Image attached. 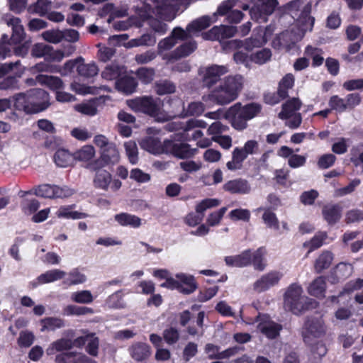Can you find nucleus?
<instances>
[{
  "mask_svg": "<svg viewBox=\"0 0 363 363\" xmlns=\"http://www.w3.org/2000/svg\"><path fill=\"white\" fill-rule=\"evenodd\" d=\"M106 304L109 308H121L124 307V302L122 297V292L118 291L108 297Z\"/></svg>",
  "mask_w": 363,
  "mask_h": 363,
  "instance_id": "e2e57ef3",
  "label": "nucleus"
},
{
  "mask_svg": "<svg viewBox=\"0 0 363 363\" xmlns=\"http://www.w3.org/2000/svg\"><path fill=\"white\" fill-rule=\"evenodd\" d=\"M95 153V149L92 145H84L73 155L74 160L87 162L94 157Z\"/></svg>",
  "mask_w": 363,
  "mask_h": 363,
  "instance_id": "603ef678",
  "label": "nucleus"
},
{
  "mask_svg": "<svg viewBox=\"0 0 363 363\" xmlns=\"http://www.w3.org/2000/svg\"><path fill=\"white\" fill-rule=\"evenodd\" d=\"M82 61H84V59L82 57L68 60L62 66H55L54 72L60 73L62 76H67L70 74L74 69L75 67L77 68L78 64Z\"/></svg>",
  "mask_w": 363,
  "mask_h": 363,
  "instance_id": "de8ad7c7",
  "label": "nucleus"
},
{
  "mask_svg": "<svg viewBox=\"0 0 363 363\" xmlns=\"http://www.w3.org/2000/svg\"><path fill=\"white\" fill-rule=\"evenodd\" d=\"M120 154L114 143L100 152V157L94 162L89 163L87 167L92 171H96L106 165H114L119 162Z\"/></svg>",
  "mask_w": 363,
  "mask_h": 363,
  "instance_id": "9b49d317",
  "label": "nucleus"
},
{
  "mask_svg": "<svg viewBox=\"0 0 363 363\" xmlns=\"http://www.w3.org/2000/svg\"><path fill=\"white\" fill-rule=\"evenodd\" d=\"M281 328L282 326L280 324L272 320L267 315L262 316L257 325L258 330L269 339L277 337Z\"/></svg>",
  "mask_w": 363,
  "mask_h": 363,
  "instance_id": "a211bd4d",
  "label": "nucleus"
},
{
  "mask_svg": "<svg viewBox=\"0 0 363 363\" xmlns=\"http://www.w3.org/2000/svg\"><path fill=\"white\" fill-rule=\"evenodd\" d=\"M59 218L80 219L85 217V214L77 211H72L69 206L60 207L56 213Z\"/></svg>",
  "mask_w": 363,
  "mask_h": 363,
  "instance_id": "680f3d73",
  "label": "nucleus"
},
{
  "mask_svg": "<svg viewBox=\"0 0 363 363\" xmlns=\"http://www.w3.org/2000/svg\"><path fill=\"white\" fill-rule=\"evenodd\" d=\"M223 189L231 194H247L251 191V186L247 180L236 179L227 182L223 185Z\"/></svg>",
  "mask_w": 363,
  "mask_h": 363,
  "instance_id": "b1692460",
  "label": "nucleus"
},
{
  "mask_svg": "<svg viewBox=\"0 0 363 363\" xmlns=\"http://www.w3.org/2000/svg\"><path fill=\"white\" fill-rule=\"evenodd\" d=\"M140 145L142 149L153 155L166 154L167 152L166 140L162 143L155 137L145 138L140 142Z\"/></svg>",
  "mask_w": 363,
  "mask_h": 363,
  "instance_id": "412c9836",
  "label": "nucleus"
},
{
  "mask_svg": "<svg viewBox=\"0 0 363 363\" xmlns=\"http://www.w3.org/2000/svg\"><path fill=\"white\" fill-rule=\"evenodd\" d=\"M33 194L37 196L52 199L54 196V185L42 184L32 191H20L19 194L21 197L26 196L27 194Z\"/></svg>",
  "mask_w": 363,
  "mask_h": 363,
  "instance_id": "4c0bfd02",
  "label": "nucleus"
},
{
  "mask_svg": "<svg viewBox=\"0 0 363 363\" xmlns=\"http://www.w3.org/2000/svg\"><path fill=\"white\" fill-rule=\"evenodd\" d=\"M13 69H16L15 74L16 76L21 77L25 72L26 68L21 65L20 60L15 62L0 64V78Z\"/></svg>",
  "mask_w": 363,
  "mask_h": 363,
  "instance_id": "a18cd8bd",
  "label": "nucleus"
},
{
  "mask_svg": "<svg viewBox=\"0 0 363 363\" xmlns=\"http://www.w3.org/2000/svg\"><path fill=\"white\" fill-rule=\"evenodd\" d=\"M272 52L268 48H263L251 54V63L263 65L270 60Z\"/></svg>",
  "mask_w": 363,
  "mask_h": 363,
  "instance_id": "6e6d98bb",
  "label": "nucleus"
},
{
  "mask_svg": "<svg viewBox=\"0 0 363 363\" xmlns=\"http://www.w3.org/2000/svg\"><path fill=\"white\" fill-rule=\"evenodd\" d=\"M42 328L41 332L54 331L65 326V322L62 318L56 317H48L40 320Z\"/></svg>",
  "mask_w": 363,
  "mask_h": 363,
  "instance_id": "37998d69",
  "label": "nucleus"
},
{
  "mask_svg": "<svg viewBox=\"0 0 363 363\" xmlns=\"http://www.w3.org/2000/svg\"><path fill=\"white\" fill-rule=\"evenodd\" d=\"M38 83L40 85L45 86L50 90L55 91V93L64 89L63 81L58 77L46 75V74H38L36 77Z\"/></svg>",
  "mask_w": 363,
  "mask_h": 363,
  "instance_id": "bb28decb",
  "label": "nucleus"
},
{
  "mask_svg": "<svg viewBox=\"0 0 363 363\" xmlns=\"http://www.w3.org/2000/svg\"><path fill=\"white\" fill-rule=\"evenodd\" d=\"M86 280V276L82 273L78 269H72L68 277L64 280L63 283L68 286L80 284L85 282Z\"/></svg>",
  "mask_w": 363,
  "mask_h": 363,
  "instance_id": "3c124183",
  "label": "nucleus"
},
{
  "mask_svg": "<svg viewBox=\"0 0 363 363\" xmlns=\"http://www.w3.org/2000/svg\"><path fill=\"white\" fill-rule=\"evenodd\" d=\"M51 4L49 0H37L34 4L29 6L28 10L41 16H45L51 8Z\"/></svg>",
  "mask_w": 363,
  "mask_h": 363,
  "instance_id": "864d4df0",
  "label": "nucleus"
},
{
  "mask_svg": "<svg viewBox=\"0 0 363 363\" xmlns=\"http://www.w3.org/2000/svg\"><path fill=\"white\" fill-rule=\"evenodd\" d=\"M70 299L75 303L89 304L93 302L94 296L89 290H82L71 294Z\"/></svg>",
  "mask_w": 363,
  "mask_h": 363,
  "instance_id": "8fccbe9b",
  "label": "nucleus"
},
{
  "mask_svg": "<svg viewBox=\"0 0 363 363\" xmlns=\"http://www.w3.org/2000/svg\"><path fill=\"white\" fill-rule=\"evenodd\" d=\"M333 260V255L329 251L323 252L316 259L314 264L315 271L320 273L330 267Z\"/></svg>",
  "mask_w": 363,
  "mask_h": 363,
  "instance_id": "58836bf2",
  "label": "nucleus"
},
{
  "mask_svg": "<svg viewBox=\"0 0 363 363\" xmlns=\"http://www.w3.org/2000/svg\"><path fill=\"white\" fill-rule=\"evenodd\" d=\"M126 155L128 157L130 162L133 164H135L138 162V147L135 142L130 140L125 142L124 144Z\"/></svg>",
  "mask_w": 363,
  "mask_h": 363,
  "instance_id": "052dcab7",
  "label": "nucleus"
},
{
  "mask_svg": "<svg viewBox=\"0 0 363 363\" xmlns=\"http://www.w3.org/2000/svg\"><path fill=\"white\" fill-rule=\"evenodd\" d=\"M302 287L297 284H291L284 296V307L285 310L294 314H299L305 310L315 308L316 301L303 296Z\"/></svg>",
  "mask_w": 363,
  "mask_h": 363,
  "instance_id": "20e7f679",
  "label": "nucleus"
},
{
  "mask_svg": "<svg viewBox=\"0 0 363 363\" xmlns=\"http://www.w3.org/2000/svg\"><path fill=\"white\" fill-rule=\"evenodd\" d=\"M111 175L106 170L96 172L94 179V186L104 190H107L111 183Z\"/></svg>",
  "mask_w": 363,
  "mask_h": 363,
  "instance_id": "09e8293b",
  "label": "nucleus"
},
{
  "mask_svg": "<svg viewBox=\"0 0 363 363\" xmlns=\"http://www.w3.org/2000/svg\"><path fill=\"white\" fill-rule=\"evenodd\" d=\"M176 278L178 279V281L180 282V292L189 294L196 290V284L193 276L180 273L176 275Z\"/></svg>",
  "mask_w": 363,
  "mask_h": 363,
  "instance_id": "7c9ffc66",
  "label": "nucleus"
},
{
  "mask_svg": "<svg viewBox=\"0 0 363 363\" xmlns=\"http://www.w3.org/2000/svg\"><path fill=\"white\" fill-rule=\"evenodd\" d=\"M49 94L42 89H33L14 96V106L27 113H35L45 110L49 106Z\"/></svg>",
  "mask_w": 363,
  "mask_h": 363,
  "instance_id": "7ed1b4c3",
  "label": "nucleus"
},
{
  "mask_svg": "<svg viewBox=\"0 0 363 363\" xmlns=\"http://www.w3.org/2000/svg\"><path fill=\"white\" fill-rule=\"evenodd\" d=\"M128 106L135 111L155 115L160 108V100L152 96L138 97L128 101Z\"/></svg>",
  "mask_w": 363,
  "mask_h": 363,
  "instance_id": "9d476101",
  "label": "nucleus"
},
{
  "mask_svg": "<svg viewBox=\"0 0 363 363\" xmlns=\"http://www.w3.org/2000/svg\"><path fill=\"white\" fill-rule=\"evenodd\" d=\"M301 106V101L298 98H292L282 105V110L279 113V118L284 119L293 114H300L298 111Z\"/></svg>",
  "mask_w": 363,
  "mask_h": 363,
  "instance_id": "c756f323",
  "label": "nucleus"
},
{
  "mask_svg": "<svg viewBox=\"0 0 363 363\" xmlns=\"http://www.w3.org/2000/svg\"><path fill=\"white\" fill-rule=\"evenodd\" d=\"M196 48L195 41L184 43L174 50L163 55L162 59L167 62L177 60L182 57H186L192 53Z\"/></svg>",
  "mask_w": 363,
  "mask_h": 363,
  "instance_id": "6ab92c4d",
  "label": "nucleus"
},
{
  "mask_svg": "<svg viewBox=\"0 0 363 363\" xmlns=\"http://www.w3.org/2000/svg\"><path fill=\"white\" fill-rule=\"evenodd\" d=\"M295 83V77L291 73L284 75L279 82L278 91L279 94L282 97H288L289 91L291 89Z\"/></svg>",
  "mask_w": 363,
  "mask_h": 363,
  "instance_id": "ea45409f",
  "label": "nucleus"
},
{
  "mask_svg": "<svg viewBox=\"0 0 363 363\" xmlns=\"http://www.w3.org/2000/svg\"><path fill=\"white\" fill-rule=\"evenodd\" d=\"M281 272L270 271L261 276L253 284V289L258 293L266 291L277 285L282 278Z\"/></svg>",
  "mask_w": 363,
  "mask_h": 363,
  "instance_id": "2eb2a0df",
  "label": "nucleus"
},
{
  "mask_svg": "<svg viewBox=\"0 0 363 363\" xmlns=\"http://www.w3.org/2000/svg\"><path fill=\"white\" fill-rule=\"evenodd\" d=\"M129 354L135 361L140 362L148 358L151 354L150 346L144 342H135L128 348Z\"/></svg>",
  "mask_w": 363,
  "mask_h": 363,
  "instance_id": "393cba45",
  "label": "nucleus"
},
{
  "mask_svg": "<svg viewBox=\"0 0 363 363\" xmlns=\"http://www.w3.org/2000/svg\"><path fill=\"white\" fill-rule=\"evenodd\" d=\"M287 8L292 18L296 21L297 30L283 32L279 36V40L283 47L290 50L303 38L307 31L312 30L315 19L310 15L311 11L310 2L294 0L287 4Z\"/></svg>",
  "mask_w": 363,
  "mask_h": 363,
  "instance_id": "f257e3e1",
  "label": "nucleus"
},
{
  "mask_svg": "<svg viewBox=\"0 0 363 363\" xmlns=\"http://www.w3.org/2000/svg\"><path fill=\"white\" fill-rule=\"evenodd\" d=\"M86 352L93 356L96 357L99 352V340L95 333H91L86 342Z\"/></svg>",
  "mask_w": 363,
  "mask_h": 363,
  "instance_id": "774afa93",
  "label": "nucleus"
},
{
  "mask_svg": "<svg viewBox=\"0 0 363 363\" xmlns=\"http://www.w3.org/2000/svg\"><path fill=\"white\" fill-rule=\"evenodd\" d=\"M220 204V201L217 199H206L202 200L196 206L197 213L203 216L204 211L207 209L216 207Z\"/></svg>",
  "mask_w": 363,
  "mask_h": 363,
  "instance_id": "69168bd1",
  "label": "nucleus"
},
{
  "mask_svg": "<svg viewBox=\"0 0 363 363\" xmlns=\"http://www.w3.org/2000/svg\"><path fill=\"white\" fill-rule=\"evenodd\" d=\"M350 155V161L355 167H363V143L353 146Z\"/></svg>",
  "mask_w": 363,
  "mask_h": 363,
  "instance_id": "4d7b16f0",
  "label": "nucleus"
},
{
  "mask_svg": "<svg viewBox=\"0 0 363 363\" xmlns=\"http://www.w3.org/2000/svg\"><path fill=\"white\" fill-rule=\"evenodd\" d=\"M115 220L122 226L136 228L141 225V219L139 217L127 213L116 214Z\"/></svg>",
  "mask_w": 363,
  "mask_h": 363,
  "instance_id": "e433bc0d",
  "label": "nucleus"
},
{
  "mask_svg": "<svg viewBox=\"0 0 363 363\" xmlns=\"http://www.w3.org/2000/svg\"><path fill=\"white\" fill-rule=\"evenodd\" d=\"M55 164L60 167H67L73 164L74 157L67 150L64 149L58 150L54 156Z\"/></svg>",
  "mask_w": 363,
  "mask_h": 363,
  "instance_id": "a19ab883",
  "label": "nucleus"
},
{
  "mask_svg": "<svg viewBox=\"0 0 363 363\" xmlns=\"http://www.w3.org/2000/svg\"><path fill=\"white\" fill-rule=\"evenodd\" d=\"M72 347V341L66 338H61L52 342L46 350L48 355L54 354L57 352L70 350Z\"/></svg>",
  "mask_w": 363,
  "mask_h": 363,
  "instance_id": "79ce46f5",
  "label": "nucleus"
},
{
  "mask_svg": "<svg viewBox=\"0 0 363 363\" xmlns=\"http://www.w3.org/2000/svg\"><path fill=\"white\" fill-rule=\"evenodd\" d=\"M323 54L322 49L312 45L306 46L304 50V55L308 59H312V66L314 67H319L323 63L324 57Z\"/></svg>",
  "mask_w": 363,
  "mask_h": 363,
  "instance_id": "f704fd0d",
  "label": "nucleus"
},
{
  "mask_svg": "<svg viewBox=\"0 0 363 363\" xmlns=\"http://www.w3.org/2000/svg\"><path fill=\"white\" fill-rule=\"evenodd\" d=\"M262 219L267 228L274 230H279V222L276 214L270 209H264L262 215Z\"/></svg>",
  "mask_w": 363,
  "mask_h": 363,
  "instance_id": "5fc2aeb1",
  "label": "nucleus"
},
{
  "mask_svg": "<svg viewBox=\"0 0 363 363\" xmlns=\"http://www.w3.org/2000/svg\"><path fill=\"white\" fill-rule=\"evenodd\" d=\"M342 208L338 204H328L323 208L324 219L330 225L336 223L341 218Z\"/></svg>",
  "mask_w": 363,
  "mask_h": 363,
  "instance_id": "cd10ccee",
  "label": "nucleus"
},
{
  "mask_svg": "<svg viewBox=\"0 0 363 363\" xmlns=\"http://www.w3.org/2000/svg\"><path fill=\"white\" fill-rule=\"evenodd\" d=\"M94 310L89 307L68 305L64 308V313L67 315H82L92 314Z\"/></svg>",
  "mask_w": 363,
  "mask_h": 363,
  "instance_id": "bf43d9fd",
  "label": "nucleus"
},
{
  "mask_svg": "<svg viewBox=\"0 0 363 363\" xmlns=\"http://www.w3.org/2000/svg\"><path fill=\"white\" fill-rule=\"evenodd\" d=\"M138 83L136 79L130 76H124L118 79L116 82V88L120 92L126 95L135 91Z\"/></svg>",
  "mask_w": 363,
  "mask_h": 363,
  "instance_id": "c85d7f7f",
  "label": "nucleus"
},
{
  "mask_svg": "<svg viewBox=\"0 0 363 363\" xmlns=\"http://www.w3.org/2000/svg\"><path fill=\"white\" fill-rule=\"evenodd\" d=\"M266 43L264 37L263 29L259 27L254 31L251 38L244 40L235 39L229 40L224 46L225 50H238L244 48L247 51H251L255 48H259Z\"/></svg>",
  "mask_w": 363,
  "mask_h": 363,
  "instance_id": "6e6552de",
  "label": "nucleus"
},
{
  "mask_svg": "<svg viewBox=\"0 0 363 363\" xmlns=\"http://www.w3.org/2000/svg\"><path fill=\"white\" fill-rule=\"evenodd\" d=\"M238 33V28L233 26L220 25L213 26L206 32L202 33L204 40L222 42L233 37Z\"/></svg>",
  "mask_w": 363,
  "mask_h": 363,
  "instance_id": "ddd939ff",
  "label": "nucleus"
},
{
  "mask_svg": "<svg viewBox=\"0 0 363 363\" xmlns=\"http://www.w3.org/2000/svg\"><path fill=\"white\" fill-rule=\"evenodd\" d=\"M239 0H225L223 1L218 7L217 11L211 16H203L189 23L186 29L187 38L191 35H196L200 31L206 29L211 23L217 21L218 16H225L228 11L233 8Z\"/></svg>",
  "mask_w": 363,
  "mask_h": 363,
  "instance_id": "0eeeda50",
  "label": "nucleus"
},
{
  "mask_svg": "<svg viewBox=\"0 0 363 363\" xmlns=\"http://www.w3.org/2000/svg\"><path fill=\"white\" fill-rule=\"evenodd\" d=\"M247 156L241 147H235L232 152V160L226 164L227 168L231 171L240 169Z\"/></svg>",
  "mask_w": 363,
  "mask_h": 363,
  "instance_id": "2f4dec72",
  "label": "nucleus"
},
{
  "mask_svg": "<svg viewBox=\"0 0 363 363\" xmlns=\"http://www.w3.org/2000/svg\"><path fill=\"white\" fill-rule=\"evenodd\" d=\"M1 20L9 26L11 27L13 33L11 37V40L13 43H20L23 40L25 32L18 18H16L10 15H6L2 17Z\"/></svg>",
  "mask_w": 363,
  "mask_h": 363,
  "instance_id": "aec40b11",
  "label": "nucleus"
},
{
  "mask_svg": "<svg viewBox=\"0 0 363 363\" xmlns=\"http://www.w3.org/2000/svg\"><path fill=\"white\" fill-rule=\"evenodd\" d=\"M169 0H165L163 3H160V6H164L165 3H167ZM154 4V9H152L151 6L148 4L143 2L140 0L139 3L135 6V13L140 18V21L142 23L145 21L148 20V24L150 27L157 33L160 35H164L167 30V25L162 21L152 17V14H155L157 17L160 19L167 21L163 18L162 13H160L159 9L156 6L155 1L152 0ZM167 21H169L167 20Z\"/></svg>",
  "mask_w": 363,
  "mask_h": 363,
  "instance_id": "423d86ee",
  "label": "nucleus"
},
{
  "mask_svg": "<svg viewBox=\"0 0 363 363\" xmlns=\"http://www.w3.org/2000/svg\"><path fill=\"white\" fill-rule=\"evenodd\" d=\"M187 33L180 27H176L173 29L171 35L158 43L157 51L158 54L162 57L164 51L172 49L176 44L177 40H186Z\"/></svg>",
  "mask_w": 363,
  "mask_h": 363,
  "instance_id": "dca6fc26",
  "label": "nucleus"
},
{
  "mask_svg": "<svg viewBox=\"0 0 363 363\" xmlns=\"http://www.w3.org/2000/svg\"><path fill=\"white\" fill-rule=\"evenodd\" d=\"M156 6L159 9L160 13H162L163 18L168 21H172L175 18L174 11L176 7L186 3L188 0H169L165 3L164 7L160 6V3H163L165 0H155Z\"/></svg>",
  "mask_w": 363,
  "mask_h": 363,
  "instance_id": "5701e85b",
  "label": "nucleus"
},
{
  "mask_svg": "<svg viewBox=\"0 0 363 363\" xmlns=\"http://www.w3.org/2000/svg\"><path fill=\"white\" fill-rule=\"evenodd\" d=\"M267 254L264 247H259L255 250H251L252 262L255 269L263 271L267 267L265 255Z\"/></svg>",
  "mask_w": 363,
  "mask_h": 363,
  "instance_id": "473e14b6",
  "label": "nucleus"
},
{
  "mask_svg": "<svg viewBox=\"0 0 363 363\" xmlns=\"http://www.w3.org/2000/svg\"><path fill=\"white\" fill-rule=\"evenodd\" d=\"M50 51V45L44 43H36L32 48L31 55L35 57H45L47 59Z\"/></svg>",
  "mask_w": 363,
  "mask_h": 363,
  "instance_id": "0e129e2a",
  "label": "nucleus"
},
{
  "mask_svg": "<svg viewBox=\"0 0 363 363\" xmlns=\"http://www.w3.org/2000/svg\"><path fill=\"white\" fill-rule=\"evenodd\" d=\"M205 352L208 354V358L211 359H225L232 354L231 350H226L225 351L220 352V347L218 346L210 343L206 345Z\"/></svg>",
  "mask_w": 363,
  "mask_h": 363,
  "instance_id": "c03bdc74",
  "label": "nucleus"
},
{
  "mask_svg": "<svg viewBox=\"0 0 363 363\" xmlns=\"http://www.w3.org/2000/svg\"><path fill=\"white\" fill-rule=\"evenodd\" d=\"M260 111V106L255 104H250L242 106L237 103L225 112L224 118L230 121L232 126L238 130H242L247 128V121L253 118Z\"/></svg>",
  "mask_w": 363,
  "mask_h": 363,
  "instance_id": "39448f33",
  "label": "nucleus"
},
{
  "mask_svg": "<svg viewBox=\"0 0 363 363\" xmlns=\"http://www.w3.org/2000/svg\"><path fill=\"white\" fill-rule=\"evenodd\" d=\"M166 129L169 131L182 130L183 134L181 138L186 140L197 141V145L200 147L205 148L211 145V139L204 138L203 132L200 130L193 128L190 132H187L184 130V125L182 126L180 123L176 122L167 123Z\"/></svg>",
  "mask_w": 363,
  "mask_h": 363,
  "instance_id": "f8f14e48",
  "label": "nucleus"
},
{
  "mask_svg": "<svg viewBox=\"0 0 363 363\" xmlns=\"http://www.w3.org/2000/svg\"><path fill=\"white\" fill-rule=\"evenodd\" d=\"M124 67L116 65L107 66L102 72V77L107 80H113L118 78L123 72Z\"/></svg>",
  "mask_w": 363,
  "mask_h": 363,
  "instance_id": "13d9d810",
  "label": "nucleus"
},
{
  "mask_svg": "<svg viewBox=\"0 0 363 363\" xmlns=\"http://www.w3.org/2000/svg\"><path fill=\"white\" fill-rule=\"evenodd\" d=\"M326 238L327 234L325 233H319L315 235L309 242H305L304 246L308 247V252H311L322 246L323 241L326 239Z\"/></svg>",
  "mask_w": 363,
  "mask_h": 363,
  "instance_id": "338daca9",
  "label": "nucleus"
},
{
  "mask_svg": "<svg viewBox=\"0 0 363 363\" xmlns=\"http://www.w3.org/2000/svg\"><path fill=\"white\" fill-rule=\"evenodd\" d=\"M228 72L226 66L212 65L200 71L203 86L211 88L220 80L222 76Z\"/></svg>",
  "mask_w": 363,
  "mask_h": 363,
  "instance_id": "4468645a",
  "label": "nucleus"
},
{
  "mask_svg": "<svg viewBox=\"0 0 363 363\" xmlns=\"http://www.w3.org/2000/svg\"><path fill=\"white\" fill-rule=\"evenodd\" d=\"M77 71L79 75L89 78L98 74L99 69L95 63L85 64L84 61L80 62L77 66Z\"/></svg>",
  "mask_w": 363,
  "mask_h": 363,
  "instance_id": "49530a36",
  "label": "nucleus"
},
{
  "mask_svg": "<svg viewBox=\"0 0 363 363\" xmlns=\"http://www.w3.org/2000/svg\"><path fill=\"white\" fill-rule=\"evenodd\" d=\"M101 98H94L86 102L74 106V109L84 115L94 116L97 113V106Z\"/></svg>",
  "mask_w": 363,
  "mask_h": 363,
  "instance_id": "c9c22d12",
  "label": "nucleus"
},
{
  "mask_svg": "<svg viewBox=\"0 0 363 363\" xmlns=\"http://www.w3.org/2000/svg\"><path fill=\"white\" fill-rule=\"evenodd\" d=\"M166 154H172L179 158H186L193 156L196 149H192L190 145L183 143H176L172 140H166Z\"/></svg>",
  "mask_w": 363,
  "mask_h": 363,
  "instance_id": "f3484780",
  "label": "nucleus"
},
{
  "mask_svg": "<svg viewBox=\"0 0 363 363\" xmlns=\"http://www.w3.org/2000/svg\"><path fill=\"white\" fill-rule=\"evenodd\" d=\"M65 275V272L58 269L48 270L39 275L35 280L30 283V284L33 288H35L40 284H48L63 279Z\"/></svg>",
  "mask_w": 363,
  "mask_h": 363,
  "instance_id": "4be33fe9",
  "label": "nucleus"
},
{
  "mask_svg": "<svg viewBox=\"0 0 363 363\" xmlns=\"http://www.w3.org/2000/svg\"><path fill=\"white\" fill-rule=\"evenodd\" d=\"M325 290L326 282L323 277H319L314 279L308 287V294L317 298L324 297Z\"/></svg>",
  "mask_w": 363,
  "mask_h": 363,
  "instance_id": "72a5a7b5",
  "label": "nucleus"
},
{
  "mask_svg": "<svg viewBox=\"0 0 363 363\" xmlns=\"http://www.w3.org/2000/svg\"><path fill=\"white\" fill-rule=\"evenodd\" d=\"M243 78L240 75L229 76L213 89L208 94L203 95V101L206 104L218 105L228 104L235 100L242 88Z\"/></svg>",
  "mask_w": 363,
  "mask_h": 363,
  "instance_id": "f03ea898",
  "label": "nucleus"
},
{
  "mask_svg": "<svg viewBox=\"0 0 363 363\" xmlns=\"http://www.w3.org/2000/svg\"><path fill=\"white\" fill-rule=\"evenodd\" d=\"M326 333V328L322 318H309L302 330L303 340L307 345H312L316 340H320Z\"/></svg>",
  "mask_w": 363,
  "mask_h": 363,
  "instance_id": "1a4fd4ad",
  "label": "nucleus"
},
{
  "mask_svg": "<svg viewBox=\"0 0 363 363\" xmlns=\"http://www.w3.org/2000/svg\"><path fill=\"white\" fill-rule=\"evenodd\" d=\"M227 265L235 267H243L251 264V250H247L242 253L234 256H228L225 258Z\"/></svg>",
  "mask_w": 363,
  "mask_h": 363,
  "instance_id": "a878e982",
  "label": "nucleus"
}]
</instances>
